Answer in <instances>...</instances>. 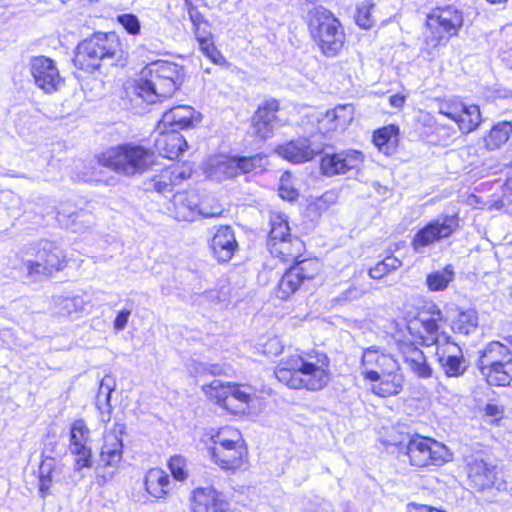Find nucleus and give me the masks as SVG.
Wrapping results in <instances>:
<instances>
[{
	"label": "nucleus",
	"mask_w": 512,
	"mask_h": 512,
	"mask_svg": "<svg viewBox=\"0 0 512 512\" xmlns=\"http://www.w3.org/2000/svg\"><path fill=\"white\" fill-rule=\"evenodd\" d=\"M274 376L290 390L320 392L332 380L331 358L327 352L317 347L297 348L278 361Z\"/></svg>",
	"instance_id": "f257e3e1"
},
{
	"label": "nucleus",
	"mask_w": 512,
	"mask_h": 512,
	"mask_svg": "<svg viewBox=\"0 0 512 512\" xmlns=\"http://www.w3.org/2000/svg\"><path fill=\"white\" fill-rule=\"evenodd\" d=\"M187 77L184 66L169 60H153L127 81L125 93L139 104L161 103L180 91Z\"/></svg>",
	"instance_id": "f03ea898"
},
{
	"label": "nucleus",
	"mask_w": 512,
	"mask_h": 512,
	"mask_svg": "<svg viewBox=\"0 0 512 512\" xmlns=\"http://www.w3.org/2000/svg\"><path fill=\"white\" fill-rule=\"evenodd\" d=\"M128 45L115 32H95L82 40L75 49L73 65L84 74H93L108 62L115 68L129 63Z\"/></svg>",
	"instance_id": "7ed1b4c3"
},
{
	"label": "nucleus",
	"mask_w": 512,
	"mask_h": 512,
	"mask_svg": "<svg viewBox=\"0 0 512 512\" xmlns=\"http://www.w3.org/2000/svg\"><path fill=\"white\" fill-rule=\"evenodd\" d=\"M360 368L363 379L373 383L370 390L375 396L388 398L403 390L404 375L397 359L380 347L362 350Z\"/></svg>",
	"instance_id": "20e7f679"
},
{
	"label": "nucleus",
	"mask_w": 512,
	"mask_h": 512,
	"mask_svg": "<svg viewBox=\"0 0 512 512\" xmlns=\"http://www.w3.org/2000/svg\"><path fill=\"white\" fill-rule=\"evenodd\" d=\"M206 450L211 463L226 473H242L250 468L249 446L237 427L224 425L211 430Z\"/></svg>",
	"instance_id": "39448f33"
},
{
	"label": "nucleus",
	"mask_w": 512,
	"mask_h": 512,
	"mask_svg": "<svg viewBox=\"0 0 512 512\" xmlns=\"http://www.w3.org/2000/svg\"><path fill=\"white\" fill-rule=\"evenodd\" d=\"M445 321V316L436 303L425 302L417 306L414 312L406 313L393 321V337L430 347L438 344L439 330Z\"/></svg>",
	"instance_id": "423d86ee"
},
{
	"label": "nucleus",
	"mask_w": 512,
	"mask_h": 512,
	"mask_svg": "<svg viewBox=\"0 0 512 512\" xmlns=\"http://www.w3.org/2000/svg\"><path fill=\"white\" fill-rule=\"evenodd\" d=\"M397 457L413 472H437L452 461L449 448L437 439L414 433L394 444Z\"/></svg>",
	"instance_id": "0eeeda50"
},
{
	"label": "nucleus",
	"mask_w": 512,
	"mask_h": 512,
	"mask_svg": "<svg viewBox=\"0 0 512 512\" xmlns=\"http://www.w3.org/2000/svg\"><path fill=\"white\" fill-rule=\"evenodd\" d=\"M465 24L464 12L453 4L437 5L425 15L422 42L428 53L439 51L460 36Z\"/></svg>",
	"instance_id": "6e6552de"
},
{
	"label": "nucleus",
	"mask_w": 512,
	"mask_h": 512,
	"mask_svg": "<svg viewBox=\"0 0 512 512\" xmlns=\"http://www.w3.org/2000/svg\"><path fill=\"white\" fill-rule=\"evenodd\" d=\"M309 37L326 58L339 56L346 47L347 35L341 20L328 8L316 6L306 20Z\"/></svg>",
	"instance_id": "1a4fd4ad"
},
{
	"label": "nucleus",
	"mask_w": 512,
	"mask_h": 512,
	"mask_svg": "<svg viewBox=\"0 0 512 512\" xmlns=\"http://www.w3.org/2000/svg\"><path fill=\"white\" fill-rule=\"evenodd\" d=\"M201 390L208 402L231 416L246 415L254 400L253 388L240 382L213 379Z\"/></svg>",
	"instance_id": "9d476101"
},
{
	"label": "nucleus",
	"mask_w": 512,
	"mask_h": 512,
	"mask_svg": "<svg viewBox=\"0 0 512 512\" xmlns=\"http://www.w3.org/2000/svg\"><path fill=\"white\" fill-rule=\"evenodd\" d=\"M323 274V264L317 257L304 258L302 262L290 264L281 274L273 288L275 299L283 302L315 284Z\"/></svg>",
	"instance_id": "9b49d317"
},
{
	"label": "nucleus",
	"mask_w": 512,
	"mask_h": 512,
	"mask_svg": "<svg viewBox=\"0 0 512 512\" xmlns=\"http://www.w3.org/2000/svg\"><path fill=\"white\" fill-rule=\"evenodd\" d=\"M477 368L488 386L510 387L512 385V350L500 341H490L479 352Z\"/></svg>",
	"instance_id": "f8f14e48"
},
{
	"label": "nucleus",
	"mask_w": 512,
	"mask_h": 512,
	"mask_svg": "<svg viewBox=\"0 0 512 512\" xmlns=\"http://www.w3.org/2000/svg\"><path fill=\"white\" fill-rule=\"evenodd\" d=\"M171 213L178 221L191 222L197 217L220 218L224 215L221 203L212 196H201L195 189L175 193L171 200Z\"/></svg>",
	"instance_id": "ddd939ff"
},
{
	"label": "nucleus",
	"mask_w": 512,
	"mask_h": 512,
	"mask_svg": "<svg viewBox=\"0 0 512 512\" xmlns=\"http://www.w3.org/2000/svg\"><path fill=\"white\" fill-rule=\"evenodd\" d=\"M461 228L460 211L441 214L429 220L419 228L411 238V247L415 252L452 237Z\"/></svg>",
	"instance_id": "4468645a"
},
{
	"label": "nucleus",
	"mask_w": 512,
	"mask_h": 512,
	"mask_svg": "<svg viewBox=\"0 0 512 512\" xmlns=\"http://www.w3.org/2000/svg\"><path fill=\"white\" fill-rule=\"evenodd\" d=\"M438 112L454 122L459 131L465 135L475 131L482 123L480 107L465 102L459 96L440 99Z\"/></svg>",
	"instance_id": "2eb2a0df"
},
{
	"label": "nucleus",
	"mask_w": 512,
	"mask_h": 512,
	"mask_svg": "<svg viewBox=\"0 0 512 512\" xmlns=\"http://www.w3.org/2000/svg\"><path fill=\"white\" fill-rule=\"evenodd\" d=\"M68 264L64 252L56 245L45 242L35 249V259L25 263L27 277L33 280L39 277L51 278L63 271Z\"/></svg>",
	"instance_id": "dca6fc26"
},
{
	"label": "nucleus",
	"mask_w": 512,
	"mask_h": 512,
	"mask_svg": "<svg viewBox=\"0 0 512 512\" xmlns=\"http://www.w3.org/2000/svg\"><path fill=\"white\" fill-rule=\"evenodd\" d=\"M465 473L468 485L476 492H483L503 484L496 466L489 464L478 456H468L465 459Z\"/></svg>",
	"instance_id": "f3484780"
},
{
	"label": "nucleus",
	"mask_w": 512,
	"mask_h": 512,
	"mask_svg": "<svg viewBox=\"0 0 512 512\" xmlns=\"http://www.w3.org/2000/svg\"><path fill=\"white\" fill-rule=\"evenodd\" d=\"M281 102L274 97L265 98L251 117V127L256 138L266 141L274 135V123L278 121Z\"/></svg>",
	"instance_id": "a211bd4d"
},
{
	"label": "nucleus",
	"mask_w": 512,
	"mask_h": 512,
	"mask_svg": "<svg viewBox=\"0 0 512 512\" xmlns=\"http://www.w3.org/2000/svg\"><path fill=\"white\" fill-rule=\"evenodd\" d=\"M208 247L218 263H228L239 249L233 227L228 224L214 226L208 240Z\"/></svg>",
	"instance_id": "6ab92c4d"
},
{
	"label": "nucleus",
	"mask_w": 512,
	"mask_h": 512,
	"mask_svg": "<svg viewBox=\"0 0 512 512\" xmlns=\"http://www.w3.org/2000/svg\"><path fill=\"white\" fill-rule=\"evenodd\" d=\"M190 512H228L229 501L214 486L194 488L189 495Z\"/></svg>",
	"instance_id": "aec40b11"
},
{
	"label": "nucleus",
	"mask_w": 512,
	"mask_h": 512,
	"mask_svg": "<svg viewBox=\"0 0 512 512\" xmlns=\"http://www.w3.org/2000/svg\"><path fill=\"white\" fill-rule=\"evenodd\" d=\"M30 73L38 88L45 93L58 90L62 82L60 72L51 58L47 56H34L30 60Z\"/></svg>",
	"instance_id": "412c9836"
},
{
	"label": "nucleus",
	"mask_w": 512,
	"mask_h": 512,
	"mask_svg": "<svg viewBox=\"0 0 512 512\" xmlns=\"http://www.w3.org/2000/svg\"><path fill=\"white\" fill-rule=\"evenodd\" d=\"M277 155L284 160H313L323 154L321 160H339L336 153H324V147L315 149L306 137H298L275 148Z\"/></svg>",
	"instance_id": "4be33fe9"
},
{
	"label": "nucleus",
	"mask_w": 512,
	"mask_h": 512,
	"mask_svg": "<svg viewBox=\"0 0 512 512\" xmlns=\"http://www.w3.org/2000/svg\"><path fill=\"white\" fill-rule=\"evenodd\" d=\"M203 120V115L190 105L178 104L162 114L159 127L177 131L196 128Z\"/></svg>",
	"instance_id": "5701e85b"
},
{
	"label": "nucleus",
	"mask_w": 512,
	"mask_h": 512,
	"mask_svg": "<svg viewBox=\"0 0 512 512\" xmlns=\"http://www.w3.org/2000/svg\"><path fill=\"white\" fill-rule=\"evenodd\" d=\"M192 176L188 162H172L151 178L153 189L158 194L171 193L174 188Z\"/></svg>",
	"instance_id": "b1692460"
},
{
	"label": "nucleus",
	"mask_w": 512,
	"mask_h": 512,
	"mask_svg": "<svg viewBox=\"0 0 512 512\" xmlns=\"http://www.w3.org/2000/svg\"><path fill=\"white\" fill-rule=\"evenodd\" d=\"M154 151L166 160H177L189 149L186 138L175 129L159 127Z\"/></svg>",
	"instance_id": "393cba45"
},
{
	"label": "nucleus",
	"mask_w": 512,
	"mask_h": 512,
	"mask_svg": "<svg viewBox=\"0 0 512 512\" xmlns=\"http://www.w3.org/2000/svg\"><path fill=\"white\" fill-rule=\"evenodd\" d=\"M396 341L403 361L408 366V368L418 378H430L433 374V368L430 366L424 352L417 346V343L411 342L409 340Z\"/></svg>",
	"instance_id": "a878e982"
},
{
	"label": "nucleus",
	"mask_w": 512,
	"mask_h": 512,
	"mask_svg": "<svg viewBox=\"0 0 512 512\" xmlns=\"http://www.w3.org/2000/svg\"><path fill=\"white\" fill-rule=\"evenodd\" d=\"M144 491L154 501L165 500L174 490L170 475L160 467L149 468L143 478Z\"/></svg>",
	"instance_id": "bb28decb"
},
{
	"label": "nucleus",
	"mask_w": 512,
	"mask_h": 512,
	"mask_svg": "<svg viewBox=\"0 0 512 512\" xmlns=\"http://www.w3.org/2000/svg\"><path fill=\"white\" fill-rule=\"evenodd\" d=\"M268 249L272 258L289 266L304 260L306 244L299 237L293 236L268 245Z\"/></svg>",
	"instance_id": "cd10ccee"
},
{
	"label": "nucleus",
	"mask_w": 512,
	"mask_h": 512,
	"mask_svg": "<svg viewBox=\"0 0 512 512\" xmlns=\"http://www.w3.org/2000/svg\"><path fill=\"white\" fill-rule=\"evenodd\" d=\"M99 456L106 467H117L120 464L123 457V441L116 429L104 432Z\"/></svg>",
	"instance_id": "c85d7f7f"
},
{
	"label": "nucleus",
	"mask_w": 512,
	"mask_h": 512,
	"mask_svg": "<svg viewBox=\"0 0 512 512\" xmlns=\"http://www.w3.org/2000/svg\"><path fill=\"white\" fill-rule=\"evenodd\" d=\"M372 143L383 155L392 156L400 144L399 125L391 123L375 129L372 132Z\"/></svg>",
	"instance_id": "c756f323"
},
{
	"label": "nucleus",
	"mask_w": 512,
	"mask_h": 512,
	"mask_svg": "<svg viewBox=\"0 0 512 512\" xmlns=\"http://www.w3.org/2000/svg\"><path fill=\"white\" fill-rule=\"evenodd\" d=\"M512 136V122L500 121L493 125L482 137L483 147L486 151L501 149Z\"/></svg>",
	"instance_id": "7c9ffc66"
},
{
	"label": "nucleus",
	"mask_w": 512,
	"mask_h": 512,
	"mask_svg": "<svg viewBox=\"0 0 512 512\" xmlns=\"http://www.w3.org/2000/svg\"><path fill=\"white\" fill-rule=\"evenodd\" d=\"M478 324L479 316L476 309L460 308L450 323V329L456 335L468 336L477 330Z\"/></svg>",
	"instance_id": "2f4dec72"
},
{
	"label": "nucleus",
	"mask_w": 512,
	"mask_h": 512,
	"mask_svg": "<svg viewBox=\"0 0 512 512\" xmlns=\"http://www.w3.org/2000/svg\"><path fill=\"white\" fill-rule=\"evenodd\" d=\"M152 153L148 147L138 143H124L107 151V160H144Z\"/></svg>",
	"instance_id": "473e14b6"
},
{
	"label": "nucleus",
	"mask_w": 512,
	"mask_h": 512,
	"mask_svg": "<svg viewBox=\"0 0 512 512\" xmlns=\"http://www.w3.org/2000/svg\"><path fill=\"white\" fill-rule=\"evenodd\" d=\"M436 356L437 362L442 368L445 376L448 378H459L467 371L468 365L466 363L465 356L459 347L457 354L445 356L444 354L439 355V352L437 351Z\"/></svg>",
	"instance_id": "72a5a7b5"
},
{
	"label": "nucleus",
	"mask_w": 512,
	"mask_h": 512,
	"mask_svg": "<svg viewBox=\"0 0 512 512\" xmlns=\"http://www.w3.org/2000/svg\"><path fill=\"white\" fill-rule=\"evenodd\" d=\"M270 229L267 235V245L293 237L288 216L281 212H272L269 215Z\"/></svg>",
	"instance_id": "f704fd0d"
},
{
	"label": "nucleus",
	"mask_w": 512,
	"mask_h": 512,
	"mask_svg": "<svg viewBox=\"0 0 512 512\" xmlns=\"http://www.w3.org/2000/svg\"><path fill=\"white\" fill-rule=\"evenodd\" d=\"M455 279V271L452 264H447L441 270L432 271L426 276V286L431 292L446 290Z\"/></svg>",
	"instance_id": "c9c22d12"
},
{
	"label": "nucleus",
	"mask_w": 512,
	"mask_h": 512,
	"mask_svg": "<svg viewBox=\"0 0 512 512\" xmlns=\"http://www.w3.org/2000/svg\"><path fill=\"white\" fill-rule=\"evenodd\" d=\"M255 162H217L215 170L216 179L224 181L250 173L255 169Z\"/></svg>",
	"instance_id": "e433bc0d"
},
{
	"label": "nucleus",
	"mask_w": 512,
	"mask_h": 512,
	"mask_svg": "<svg viewBox=\"0 0 512 512\" xmlns=\"http://www.w3.org/2000/svg\"><path fill=\"white\" fill-rule=\"evenodd\" d=\"M201 52L214 64L228 67L229 63L221 51L216 47L211 33H201L195 36Z\"/></svg>",
	"instance_id": "4c0bfd02"
},
{
	"label": "nucleus",
	"mask_w": 512,
	"mask_h": 512,
	"mask_svg": "<svg viewBox=\"0 0 512 512\" xmlns=\"http://www.w3.org/2000/svg\"><path fill=\"white\" fill-rule=\"evenodd\" d=\"M354 108L352 104H339L325 112V119L333 129L347 126L353 120Z\"/></svg>",
	"instance_id": "58836bf2"
},
{
	"label": "nucleus",
	"mask_w": 512,
	"mask_h": 512,
	"mask_svg": "<svg viewBox=\"0 0 512 512\" xmlns=\"http://www.w3.org/2000/svg\"><path fill=\"white\" fill-rule=\"evenodd\" d=\"M82 445H91V430L83 418H77L69 426L68 446Z\"/></svg>",
	"instance_id": "ea45409f"
},
{
	"label": "nucleus",
	"mask_w": 512,
	"mask_h": 512,
	"mask_svg": "<svg viewBox=\"0 0 512 512\" xmlns=\"http://www.w3.org/2000/svg\"><path fill=\"white\" fill-rule=\"evenodd\" d=\"M401 266L402 261L398 257L390 254L370 267L368 269V275L371 279L382 280L394 273Z\"/></svg>",
	"instance_id": "a19ab883"
},
{
	"label": "nucleus",
	"mask_w": 512,
	"mask_h": 512,
	"mask_svg": "<svg viewBox=\"0 0 512 512\" xmlns=\"http://www.w3.org/2000/svg\"><path fill=\"white\" fill-rule=\"evenodd\" d=\"M376 4L372 0H364L358 3L355 7L354 22L362 30H370L375 24L376 20L373 16Z\"/></svg>",
	"instance_id": "79ce46f5"
},
{
	"label": "nucleus",
	"mask_w": 512,
	"mask_h": 512,
	"mask_svg": "<svg viewBox=\"0 0 512 512\" xmlns=\"http://www.w3.org/2000/svg\"><path fill=\"white\" fill-rule=\"evenodd\" d=\"M171 480L184 483L190 476L188 459L181 454L171 455L166 462Z\"/></svg>",
	"instance_id": "37998d69"
},
{
	"label": "nucleus",
	"mask_w": 512,
	"mask_h": 512,
	"mask_svg": "<svg viewBox=\"0 0 512 512\" xmlns=\"http://www.w3.org/2000/svg\"><path fill=\"white\" fill-rule=\"evenodd\" d=\"M73 457V469L80 472L83 469H91L94 464V454L91 445L68 446Z\"/></svg>",
	"instance_id": "c03bdc74"
},
{
	"label": "nucleus",
	"mask_w": 512,
	"mask_h": 512,
	"mask_svg": "<svg viewBox=\"0 0 512 512\" xmlns=\"http://www.w3.org/2000/svg\"><path fill=\"white\" fill-rule=\"evenodd\" d=\"M338 201V194L333 191H326L319 197H316L309 202L307 209L313 215L321 216L323 213L329 211Z\"/></svg>",
	"instance_id": "a18cd8bd"
},
{
	"label": "nucleus",
	"mask_w": 512,
	"mask_h": 512,
	"mask_svg": "<svg viewBox=\"0 0 512 512\" xmlns=\"http://www.w3.org/2000/svg\"><path fill=\"white\" fill-rule=\"evenodd\" d=\"M292 174L285 171L280 177L278 195L281 199L289 202L296 201L299 197L298 190L292 185Z\"/></svg>",
	"instance_id": "49530a36"
},
{
	"label": "nucleus",
	"mask_w": 512,
	"mask_h": 512,
	"mask_svg": "<svg viewBox=\"0 0 512 512\" xmlns=\"http://www.w3.org/2000/svg\"><path fill=\"white\" fill-rule=\"evenodd\" d=\"M185 6L187 8L188 16L193 25V33L194 35H199L204 33L202 31V26H208L209 23L205 19L204 15L199 11L198 7L192 3L191 0H184Z\"/></svg>",
	"instance_id": "de8ad7c7"
},
{
	"label": "nucleus",
	"mask_w": 512,
	"mask_h": 512,
	"mask_svg": "<svg viewBox=\"0 0 512 512\" xmlns=\"http://www.w3.org/2000/svg\"><path fill=\"white\" fill-rule=\"evenodd\" d=\"M117 22L124 28V30L133 36L139 35L141 25L138 17L132 13H124L117 16Z\"/></svg>",
	"instance_id": "09e8293b"
},
{
	"label": "nucleus",
	"mask_w": 512,
	"mask_h": 512,
	"mask_svg": "<svg viewBox=\"0 0 512 512\" xmlns=\"http://www.w3.org/2000/svg\"><path fill=\"white\" fill-rule=\"evenodd\" d=\"M284 350V345L279 337L269 336L261 344V351L268 357L278 356Z\"/></svg>",
	"instance_id": "8fccbe9b"
},
{
	"label": "nucleus",
	"mask_w": 512,
	"mask_h": 512,
	"mask_svg": "<svg viewBox=\"0 0 512 512\" xmlns=\"http://www.w3.org/2000/svg\"><path fill=\"white\" fill-rule=\"evenodd\" d=\"M320 169L323 175L332 177L345 174L351 169L348 162H320Z\"/></svg>",
	"instance_id": "3c124183"
},
{
	"label": "nucleus",
	"mask_w": 512,
	"mask_h": 512,
	"mask_svg": "<svg viewBox=\"0 0 512 512\" xmlns=\"http://www.w3.org/2000/svg\"><path fill=\"white\" fill-rule=\"evenodd\" d=\"M483 411L484 415L491 417L495 424H498L504 417V407L495 403H487Z\"/></svg>",
	"instance_id": "603ef678"
},
{
	"label": "nucleus",
	"mask_w": 512,
	"mask_h": 512,
	"mask_svg": "<svg viewBox=\"0 0 512 512\" xmlns=\"http://www.w3.org/2000/svg\"><path fill=\"white\" fill-rule=\"evenodd\" d=\"M406 512H447L444 509L437 508L427 504L410 502L406 506Z\"/></svg>",
	"instance_id": "864d4df0"
},
{
	"label": "nucleus",
	"mask_w": 512,
	"mask_h": 512,
	"mask_svg": "<svg viewBox=\"0 0 512 512\" xmlns=\"http://www.w3.org/2000/svg\"><path fill=\"white\" fill-rule=\"evenodd\" d=\"M52 474L49 471L46 474H40L39 476V493L42 498H45L50 493L52 484Z\"/></svg>",
	"instance_id": "5fc2aeb1"
},
{
	"label": "nucleus",
	"mask_w": 512,
	"mask_h": 512,
	"mask_svg": "<svg viewBox=\"0 0 512 512\" xmlns=\"http://www.w3.org/2000/svg\"><path fill=\"white\" fill-rule=\"evenodd\" d=\"M131 315V311L130 310H121L115 317L114 319V322H113V327L116 331H121L123 330L127 324H128V320H129V317Z\"/></svg>",
	"instance_id": "6e6d98bb"
},
{
	"label": "nucleus",
	"mask_w": 512,
	"mask_h": 512,
	"mask_svg": "<svg viewBox=\"0 0 512 512\" xmlns=\"http://www.w3.org/2000/svg\"><path fill=\"white\" fill-rule=\"evenodd\" d=\"M406 103V96L401 93L393 94L389 97V104L391 107L402 110Z\"/></svg>",
	"instance_id": "4d7b16f0"
},
{
	"label": "nucleus",
	"mask_w": 512,
	"mask_h": 512,
	"mask_svg": "<svg viewBox=\"0 0 512 512\" xmlns=\"http://www.w3.org/2000/svg\"><path fill=\"white\" fill-rule=\"evenodd\" d=\"M502 195L505 198L512 197V167L507 173V178L502 185Z\"/></svg>",
	"instance_id": "13d9d810"
},
{
	"label": "nucleus",
	"mask_w": 512,
	"mask_h": 512,
	"mask_svg": "<svg viewBox=\"0 0 512 512\" xmlns=\"http://www.w3.org/2000/svg\"><path fill=\"white\" fill-rule=\"evenodd\" d=\"M141 162H136V161H133V162H102L103 165L107 166V167H111L115 170H117L120 166V164H128V165H131L133 168H136L138 166V164H140Z\"/></svg>",
	"instance_id": "bf43d9fd"
},
{
	"label": "nucleus",
	"mask_w": 512,
	"mask_h": 512,
	"mask_svg": "<svg viewBox=\"0 0 512 512\" xmlns=\"http://www.w3.org/2000/svg\"><path fill=\"white\" fill-rule=\"evenodd\" d=\"M254 157H231L229 160H241V161H244V160H253Z\"/></svg>",
	"instance_id": "052dcab7"
},
{
	"label": "nucleus",
	"mask_w": 512,
	"mask_h": 512,
	"mask_svg": "<svg viewBox=\"0 0 512 512\" xmlns=\"http://www.w3.org/2000/svg\"><path fill=\"white\" fill-rule=\"evenodd\" d=\"M96 481L99 485H103L106 482L105 476H97Z\"/></svg>",
	"instance_id": "680f3d73"
},
{
	"label": "nucleus",
	"mask_w": 512,
	"mask_h": 512,
	"mask_svg": "<svg viewBox=\"0 0 512 512\" xmlns=\"http://www.w3.org/2000/svg\"><path fill=\"white\" fill-rule=\"evenodd\" d=\"M487 1L495 4V3H503V2H506L507 0H487Z\"/></svg>",
	"instance_id": "e2e57ef3"
},
{
	"label": "nucleus",
	"mask_w": 512,
	"mask_h": 512,
	"mask_svg": "<svg viewBox=\"0 0 512 512\" xmlns=\"http://www.w3.org/2000/svg\"><path fill=\"white\" fill-rule=\"evenodd\" d=\"M446 343H451L450 341V337L449 336H446ZM453 345L457 346L455 343L452 342Z\"/></svg>",
	"instance_id": "0e129e2a"
}]
</instances>
